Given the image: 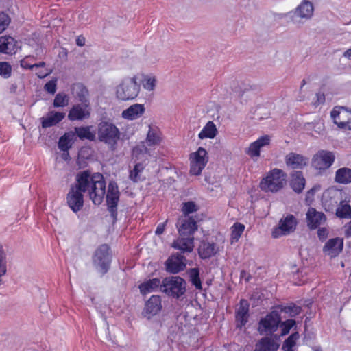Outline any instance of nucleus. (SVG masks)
Masks as SVG:
<instances>
[{"mask_svg":"<svg viewBox=\"0 0 351 351\" xmlns=\"http://www.w3.org/2000/svg\"><path fill=\"white\" fill-rule=\"evenodd\" d=\"M73 185L83 193H87L94 204L102 203L106 193V182L102 174H92L88 170L81 171L76 175Z\"/></svg>","mask_w":351,"mask_h":351,"instance_id":"obj_1","label":"nucleus"},{"mask_svg":"<svg viewBox=\"0 0 351 351\" xmlns=\"http://www.w3.org/2000/svg\"><path fill=\"white\" fill-rule=\"evenodd\" d=\"M120 136L119 130L112 123L104 121L98 124V140L106 144L112 150L115 149L117 147Z\"/></svg>","mask_w":351,"mask_h":351,"instance_id":"obj_2","label":"nucleus"},{"mask_svg":"<svg viewBox=\"0 0 351 351\" xmlns=\"http://www.w3.org/2000/svg\"><path fill=\"white\" fill-rule=\"evenodd\" d=\"M286 182L287 174L281 169H274L261 180L260 187L265 192L276 193L282 189Z\"/></svg>","mask_w":351,"mask_h":351,"instance_id":"obj_3","label":"nucleus"},{"mask_svg":"<svg viewBox=\"0 0 351 351\" xmlns=\"http://www.w3.org/2000/svg\"><path fill=\"white\" fill-rule=\"evenodd\" d=\"M138 79L136 75H134L123 80L116 88L117 99L121 101H129L136 98L141 89L140 84L137 82Z\"/></svg>","mask_w":351,"mask_h":351,"instance_id":"obj_4","label":"nucleus"},{"mask_svg":"<svg viewBox=\"0 0 351 351\" xmlns=\"http://www.w3.org/2000/svg\"><path fill=\"white\" fill-rule=\"evenodd\" d=\"M186 282L180 276L165 278L160 285V291L167 295L179 299L186 292Z\"/></svg>","mask_w":351,"mask_h":351,"instance_id":"obj_5","label":"nucleus"},{"mask_svg":"<svg viewBox=\"0 0 351 351\" xmlns=\"http://www.w3.org/2000/svg\"><path fill=\"white\" fill-rule=\"evenodd\" d=\"M93 263L97 270L102 275L105 274L110 265L111 256L110 254V247L106 244L99 246L93 256Z\"/></svg>","mask_w":351,"mask_h":351,"instance_id":"obj_6","label":"nucleus"},{"mask_svg":"<svg viewBox=\"0 0 351 351\" xmlns=\"http://www.w3.org/2000/svg\"><path fill=\"white\" fill-rule=\"evenodd\" d=\"M280 323L281 318L278 313L272 311L260 319L258 331L261 335H272L278 330Z\"/></svg>","mask_w":351,"mask_h":351,"instance_id":"obj_7","label":"nucleus"},{"mask_svg":"<svg viewBox=\"0 0 351 351\" xmlns=\"http://www.w3.org/2000/svg\"><path fill=\"white\" fill-rule=\"evenodd\" d=\"M331 117L337 127L343 130H351V110L344 106H335Z\"/></svg>","mask_w":351,"mask_h":351,"instance_id":"obj_8","label":"nucleus"},{"mask_svg":"<svg viewBox=\"0 0 351 351\" xmlns=\"http://www.w3.org/2000/svg\"><path fill=\"white\" fill-rule=\"evenodd\" d=\"M120 192L116 182L110 181L108 186L106 193V203L108 210L110 212L113 221L117 217V205L119 201Z\"/></svg>","mask_w":351,"mask_h":351,"instance_id":"obj_9","label":"nucleus"},{"mask_svg":"<svg viewBox=\"0 0 351 351\" xmlns=\"http://www.w3.org/2000/svg\"><path fill=\"white\" fill-rule=\"evenodd\" d=\"M298 223L297 219L293 215H287L280 220L278 227L272 232L273 237L278 238L282 235H288L293 232Z\"/></svg>","mask_w":351,"mask_h":351,"instance_id":"obj_10","label":"nucleus"},{"mask_svg":"<svg viewBox=\"0 0 351 351\" xmlns=\"http://www.w3.org/2000/svg\"><path fill=\"white\" fill-rule=\"evenodd\" d=\"M84 193L74 185L71 184L66 195V202L69 207L74 212L77 213L84 206Z\"/></svg>","mask_w":351,"mask_h":351,"instance_id":"obj_11","label":"nucleus"},{"mask_svg":"<svg viewBox=\"0 0 351 351\" xmlns=\"http://www.w3.org/2000/svg\"><path fill=\"white\" fill-rule=\"evenodd\" d=\"M185 256L176 252L173 254L165 262L167 271L176 274L184 270L186 266Z\"/></svg>","mask_w":351,"mask_h":351,"instance_id":"obj_12","label":"nucleus"},{"mask_svg":"<svg viewBox=\"0 0 351 351\" xmlns=\"http://www.w3.org/2000/svg\"><path fill=\"white\" fill-rule=\"evenodd\" d=\"M176 226L180 235L182 237H193V233L197 229L196 221L191 217L186 216L180 218Z\"/></svg>","mask_w":351,"mask_h":351,"instance_id":"obj_13","label":"nucleus"},{"mask_svg":"<svg viewBox=\"0 0 351 351\" xmlns=\"http://www.w3.org/2000/svg\"><path fill=\"white\" fill-rule=\"evenodd\" d=\"M90 104L81 103L74 104L70 109L68 114V119L71 121H82L90 117Z\"/></svg>","mask_w":351,"mask_h":351,"instance_id":"obj_14","label":"nucleus"},{"mask_svg":"<svg viewBox=\"0 0 351 351\" xmlns=\"http://www.w3.org/2000/svg\"><path fill=\"white\" fill-rule=\"evenodd\" d=\"M194 237H182L177 239L173 241L171 246L178 250L180 254H184L191 253L194 247Z\"/></svg>","mask_w":351,"mask_h":351,"instance_id":"obj_15","label":"nucleus"},{"mask_svg":"<svg viewBox=\"0 0 351 351\" xmlns=\"http://www.w3.org/2000/svg\"><path fill=\"white\" fill-rule=\"evenodd\" d=\"M306 220L309 228L313 230L324 224L326 218L323 213L317 211L314 208H310L306 213Z\"/></svg>","mask_w":351,"mask_h":351,"instance_id":"obj_16","label":"nucleus"},{"mask_svg":"<svg viewBox=\"0 0 351 351\" xmlns=\"http://www.w3.org/2000/svg\"><path fill=\"white\" fill-rule=\"evenodd\" d=\"M191 175L199 176L208 161L206 155H193L190 157Z\"/></svg>","mask_w":351,"mask_h":351,"instance_id":"obj_17","label":"nucleus"},{"mask_svg":"<svg viewBox=\"0 0 351 351\" xmlns=\"http://www.w3.org/2000/svg\"><path fill=\"white\" fill-rule=\"evenodd\" d=\"M249 304L247 300H241L239 307L236 311L237 327L241 328L245 325L249 317Z\"/></svg>","mask_w":351,"mask_h":351,"instance_id":"obj_18","label":"nucleus"},{"mask_svg":"<svg viewBox=\"0 0 351 351\" xmlns=\"http://www.w3.org/2000/svg\"><path fill=\"white\" fill-rule=\"evenodd\" d=\"M343 246V239L336 237L330 239L324 246L323 251L331 257L336 256L342 250Z\"/></svg>","mask_w":351,"mask_h":351,"instance_id":"obj_19","label":"nucleus"},{"mask_svg":"<svg viewBox=\"0 0 351 351\" xmlns=\"http://www.w3.org/2000/svg\"><path fill=\"white\" fill-rule=\"evenodd\" d=\"M162 308L161 299L158 295H152L145 303L144 313L150 318L156 315Z\"/></svg>","mask_w":351,"mask_h":351,"instance_id":"obj_20","label":"nucleus"},{"mask_svg":"<svg viewBox=\"0 0 351 351\" xmlns=\"http://www.w3.org/2000/svg\"><path fill=\"white\" fill-rule=\"evenodd\" d=\"M145 112L143 104H134L129 106L122 112V117L128 120H135L139 119Z\"/></svg>","mask_w":351,"mask_h":351,"instance_id":"obj_21","label":"nucleus"},{"mask_svg":"<svg viewBox=\"0 0 351 351\" xmlns=\"http://www.w3.org/2000/svg\"><path fill=\"white\" fill-rule=\"evenodd\" d=\"M219 248L215 243L203 240L199 245L198 254L200 258L206 259L215 256Z\"/></svg>","mask_w":351,"mask_h":351,"instance_id":"obj_22","label":"nucleus"},{"mask_svg":"<svg viewBox=\"0 0 351 351\" xmlns=\"http://www.w3.org/2000/svg\"><path fill=\"white\" fill-rule=\"evenodd\" d=\"M66 114L60 112H49L46 117H42L40 120L43 128H47L54 126L61 122L65 117Z\"/></svg>","mask_w":351,"mask_h":351,"instance_id":"obj_23","label":"nucleus"},{"mask_svg":"<svg viewBox=\"0 0 351 351\" xmlns=\"http://www.w3.org/2000/svg\"><path fill=\"white\" fill-rule=\"evenodd\" d=\"M17 49V41L11 36L0 37V53L5 54H14Z\"/></svg>","mask_w":351,"mask_h":351,"instance_id":"obj_24","label":"nucleus"},{"mask_svg":"<svg viewBox=\"0 0 351 351\" xmlns=\"http://www.w3.org/2000/svg\"><path fill=\"white\" fill-rule=\"evenodd\" d=\"M279 348V343L274 339L269 337H262L255 344L254 351H276Z\"/></svg>","mask_w":351,"mask_h":351,"instance_id":"obj_25","label":"nucleus"},{"mask_svg":"<svg viewBox=\"0 0 351 351\" xmlns=\"http://www.w3.org/2000/svg\"><path fill=\"white\" fill-rule=\"evenodd\" d=\"M334 160V155H314L312 165L316 169L324 170L332 165Z\"/></svg>","mask_w":351,"mask_h":351,"instance_id":"obj_26","label":"nucleus"},{"mask_svg":"<svg viewBox=\"0 0 351 351\" xmlns=\"http://www.w3.org/2000/svg\"><path fill=\"white\" fill-rule=\"evenodd\" d=\"M92 126H81L75 128V137H78L80 140H88L95 141L96 140V134L91 131Z\"/></svg>","mask_w":351,"mask_h":351,"instance_id":"obj_27","label":"nucleus"},{"mask_svg":"<svg viewBox=\"0 0 351 351\" xmlns=\"http://www.w3.org/2000/svg\"><path fill=\"white\" fill-rule=\"evenodd\" d=\"M271 141L269 135H264L258 138L256 141L252 143L247 149V154H260L263 147L269 145Z\"/></svg>","mask_w":351,"mask_h":351,"instance_id":"obj_28","label":"nucleus"},{"mask_svg":"<svg viewBox=\"0 0 351 351\" xmlns=\"http://www.w3.org/2000/svg\"><path fill=\"white\" fill-rule=\"evenodd\" d=\"M76 140L75 133L73 131L66 132L58 141V147L63 152H68Z\"/></svg>","mask_w":351,"mask_h":351,"instance_id":"obj_29","label":"nucleus"},{"mask_svg":"<svg viewBox=\"0 0 351 351\" xmlns=\"http://www.w3.org/2000/svg\"><path fill=\"white\" fill-rule=\"evenodd\" d=\"M162 282L159 278L149 279L139 285V289L142 294L145 295L155 291L158 287L160 288Z\"/></svg>","mask_w":351,"mask_h":351,"instance_id":"obj_30","label":"nucleus"},{"mask_svg":"<svg viewBox=\"0 0 351 351\" xmlns=\"http://www.w3.org/2000/svg\"><path fill=\"white\" fill-rule=\"evenodd\" d=\"M305 179L304 178L302 172L296 171L292 175V178L290 182L291 188L297 193H300L305 186Z\"/></svg>","mask_w":351,"mask_h":351,"instance_id":"obj_31","label":"nucleus"},{"mask_svg":"<svg viewBox=\"0 0 351 351\" xmlns=\"http://www.w3.org/2000/svg\"><path fill=\"white\" fill-rule=\"evenodd\" d=\"M335 181L342 184L351 183V169L341 167L337 169L335 172Z\"/></svg>","mask_w":351,"mask_h":351,"instance_id":"obj_32","label":"nucleus"},{"mask_svg":"<svg viewBox=\"0 0 351 351\" xmlns=\"http://www.w3.org/2000/svg\"><path fill=\"white\" fill-rule=\"evenodd\" d=\"M218 131L215 124L212 121H209L202 128L198 134L200 139L213 138L217 134Z\"/></svg>","mask_w":351,"mask_h":351,"instance_id":"obj_33","label":"nucleus"},{"mask_svg":"<svg viewBox=\"0 0 351 351\" xmlns=\"http://www.w3.org/2000/svg\"><path fill=\"white\" fill-rule=\"evenodd\" d=\"M286 162L291 169H302L306 165L307 159L302 155H289Z\"/></svg>","mask_w":351,"mask_h":351,"instance_id":"obj_34","label":"nucleus"},{"mask_svg":"<svg viewBox=\"0 0 351 351\" xmlns=\"http://www.w3.org/2000/svg\"><path fill=\"white\" fill-rule=\"evenodd\" d=\"M313 4L306 0L303 1L296 9V13L301 18L308 19L313 15Z\"/></svg>","mask_w":351,"mask_h":351,"instance_id":"obj_35","label":"nucleus"},{"mask_svg":"<svg viewBox=\"0 0 351 351\" xmlns=\"http://www.w3.org/2000/svg\"><path fill=\"white\" fill-rule=\"evenodd\" d=\"M146 141L149 145H158L161 141V132L159 129L149 125Z\"/></svg>","mask_w":351,"mask_h":351,"instance_id":"obj_36","label":"nucleus"},{"mask_svg":"<svg viewBox=\"0 0 351 351\" xmlns=\"http://www.w3.org/2000/svg\"><path fill=\"white\" fill-rule=\"evenodd\" d=\"M36 58L34 56H27L20 62V65L25 69H32L33 68H43L45 67V62H40L39 63H34Z\"/></svg>","mask_w":351,"mask_h":351,"instance_id":"obj_37","label":"nucleus"},{"mask_svg":"<svg viewBox=\"0 0 351 351\" xmlns=\"http://www.w3.org/2000/svg\"><path fill=\"white\" fill-rule=\"evenodd\" d=\"M73 90L76 91L75 96L78 98L81 103L90 104L88 99H87L88 91L84 85L81 84H75L73 86Z\"/></svg>","mask_w":351,"mask_h":351,"instance_id":"obj_38","label":"nucleus"},{"mask_svg":"<svg viewBox=\"0 0 351 351\" xmlns=\"http://www.w3.org/2000/svg\"><path fill=\"white\" fill-rule=\"evenodd\" d=\"M7 272V256L2 244L0 243V285L3 284L2 277Z\"/></svg>","mask_w":351,"mask_h":351,"instance_id":"obj_39","label":"nucleus"},{"mask_svg":"<svg viewBox=\"0 0 351 351\" xmlns=\"http://www.w3.org/2000/svg\"><path fill=\"white\" fill-rule=\"evenodd\" d=\"M189 275L191 284L195 286L197 290H202V282L199 278V270L198 268H191L189 270Z\"/></svg>","mask_w":351,"mask_h":351,"instance_id":"obj_40","label":"nucleus"},{"mask_svg":"<svg viewBox=\"0 0 351 351\" xmlns=\"http://www.w3.org/2000/svg\"><path fill=\"white\" fill-rule=\"evenodd\" d=\"M300 338L298 332L292 333L283 343L282 349L283 351H294L293 348Z\"/></svg>","mask_w":351,"mask_h":351,"instance_id":"obj_41","label":"nucleus"},{"mask_svg":"<svg viewBox=\"0 0 351 351\" xmlns=\"http://www.w3.org/2000/svg\"><path fill=\"white\" fill-rule=\"evenodd\" d=\"M336 215L341 219L351 218V206L341 202L336 210Z\"/></svg>","mask_w":351,"mask_h":351,"instance_id":"obj_42","label":"nucleus"},{"mask_svg":"<svg viewBox=\"0 0 351 351\" xmlns=\"http://www.w3.org/2000/svg\"><path fill=\"white\" fill-rule=\"evenodd\" d=\"M143 87L148 90L152 91L154 90L156 85V79L154 76L143 75V79L141 80Z\"/></svg>","mask_w":351,"mask_h":351,"instance_id":"obj_43","label":"nucleus"},{"mask_svg":"<svg viewBox=\"0 0 351 351\" xmlns=\"http://www.w3.org/2000/svg\"><path fill=\"white\" fill-rule=\"evenodd\" d=\"M69 102V97L64 93H58L53 99V106L55 108H59V107H65L68 106Z\"/></svg>","mask_w":351,"mask_h":351,"instance_id":"obj_44","label":"nucleus"},{"mask_svg":"<svg viewBox=\"0 0 351 351\" xmlns=\"http://www.w3.org/2000/svg\"><path fill=\"white\" fill-rule=\"evenodd\" d=\"M146 165L145 160L141 162H137L133 170L130 171V178L134 182H137L139 180V173L144 169Z\"/></svg>","mask_w":351,"mask_h":351,"instance_id":"obj_45","label":"nucleus"},{"mask_svg":"<svg viewBox=\"0 0 351 351\" xmlns=\"http://www.w3.org/2000/svg\"><path fill=\"white\" fill-rule=\"evenodd\" d=\"M232 230L231 234V239H232V243L234 241H237L241 237L242 233L244 231L245 226L244 225L240 223H236L232 226Z\"/></svg>","mask_w":351,"mask_h":351,"instance_id":"obj_46","label":"nucleus"},{"mask_svg":"<svg viewBox=\"0 0 351 351\" xmlns=\"http://www.w3.org/2000/svg\"><path fill=\"white\" fill-rule=\"evenodd\" d=\"M12 66L9 62H0V75L3 78H9L12 75Z\"/></svg>","mask_w":351,"mask_h":351,"instance_id":"obj_47","label":"nucleus"},{"mask_svg":"<svg viewBox=\"0 0 351 351\" xmlns=\"http://www.w3.org/2000/svg\"><path fill=\"white\" fill-rule=\"evenodd\" d=\"M197 209L198 207L196 205V204L193 202L190 201L183 203L182 211L183 214H184V216L187 217L188 215L197 211Z\"/></svg>","mask_w":351,"mask_h":351,"instance_id":"obj_48","label":"nucleus"},{"mask_svg":"<svg viewBox=\"0 0 351 351\" xmlns=\"http://www.w3.org/2000/svg\"><path fill=\"white\" fill-rule=\"evenodd\" d=\"M282 311L286 313H289L291 317H295L298 315L301 312V307L296 306L295 304H291L289 306H284L282 308Z\"/></svg>","mask_w":351,"mask_h":351,"instance_id":"obj_49","label":"nucleus"},{"mask_svg":"<svg viewBox=\"0 0 351 351\" xmlns=\"http://www.w3.org/2000/svg\"><path fill=\"white\" fill-rule=\"evenodd\" d=\"M295 324V322L293 319H288L284 322L280 324V326L282 329L281 335H286L288 334L292 327Z\"/></svg>","mask_w":351,"mask_h":351,"instance_id":"obj_50","label":"nucleus"},{"mask_svg":"<svg viewBox=\"0 0 351 351\" xmlns=\"http://www.w3.org/2000/svg\"><path fill=\"white\" fill-rule=\"evenodd\" d=\"M10 19L9 16L1 12H0V33L3 32L9 25Z\"/></svg>","mask_w":351,"mask_h":351,"instance_id":"obj_51","label":"nucleus"},{"mask_svg":"<svg viewBox=\"0 0 351 351\" xmlns=\"http://www.w3.org/2000/svg\"><path fill=\"white\" fill-rule=\"evenodd\" d=\"M56 79H54L47 82L44 86L45 90L49 93L53 95L56 91Z\"/></svg>","mask_w":351,"mask_h":351,"instance_id":"obj_52","label":"nucleus"},{"mask_svg":"<svg viewBox=\"0 0 351 351\" xmlns=\"http://www.w3.org/2000/svg\"><path fill=\"white\" fill-rule=\"evenodd\" d=\"M88 157H85L84 155H77L76 160V165L79 169H83L87 166Z\"/></svg>","mask_w":351,"mask_h":351,"instance_id":"obj_53","label":"nucleus"},{"mask_svg":"<svg viewBox=\"0 0 351 351\" xmlns=\"http://www.w3.org/2000/svg\"><path fill=\"white\" fill-rule=\"evenodd\" d=\"M316 100L314 101V105L319 106L325 101V95L322 93H317L315 95Z\"/></svg>","mask_w":351,"mask_h":351,"instance_id":"obj_54","label":"nucleus"},{"mask_svg":"<svg viewBox=\"0 0 351 351\" xmlns=\"http://www.w3.org/2000/svg\"><path fill=\"white\" fill-rule=\"evenodd\" d=\"M51 71H48L47 69H45V67H43L41 69L36 71V75L38 77L42 79L49 75L51 73Z\"/></svg>","mask_w":351,"mask_h":351,"instance_id":"obj_55","label":"nucleus"},{"mask_svg":"<svg viewBox=\"0 0 351 351\" xmlns=\"http://www.w3.org/2000/svg\"><path fill=\"white\" fill-rule=\"evenodd\" d=\"M317 236L320 240H324L328 236V230L325 228H319Z\"/></svg>","mask_w":351,"mask_h":351,"instance_id":"obj_56","label":"nucleus"},{"mask_svg":"<svg viewBox=\"0 0 351 351\" xmlns=\"http://www.w3.org/2000/svg\"><path fill=\"white\" fill-rule=\"evenodd\" d=\"M165 223H160L155 231L156 234L160 235L164 232Z\"/></svg>","mask_w":351,"mask_h":351,"instance_id":"obj_57","label":"nucleus"},{"mask_svg":"<svg viewBox=\"0 0 351 351\" xmlns=\"http://www.w3.org/2000/svg\"><path fill=\"white\" fill-rule=\"evenodd\" d=\"M86 39L83 36H77L76 39V44L80 47H83L85 45Z\"/></svg>","mask_w":351,"mask_h":351,"instance_id":"obj_58","label":"nucleus"},{"mask_svg":"<svg viewBox=\"0 0 351 351\" xmlns=\"http://www.w3.org/2000/svg\"><path fill=\"white\" fill-rule=\"evenodd\" d=\"M346 234L347 237L351 236V221L346 226Z\"/></svg>","mask_w":351,"mask_h":351,"instance_id":"obj_59","label":"nucleus"},{"mask_svg":"<svg viewBox=\"0 0 351 351\" xmlns=\"http://www.w3.org/2000/svg\"><path fill=\"white\" fill-rule=\"evenodd\" d=\"M343 56L348 59H349L350 60H351V48L346 50L344 53H343Z\"/></svg>","mask_w":351,"mask_h":351,"instance_id":"obj_60","label":"nucleus"},{"mask_svg":"<svg viewBox=\"0 0 351 351\" xmlns=\"http://www.w3.org/2000/svg\"><path fill=\"white\" fill-rule=\"evenodd\" d=\"M202 153L203 154H207V152L205 150V149L199 147L197 151L193 152V154H202Z\"/></svg>","mask_w":351,"mask_h":351,"instance_id":"obj_61","label":"nucleus"},{"mask_svg":"<svg viewBox=\"0 0 351 351\" xmlns=\"http://www.w3.org/2000/svg\"><path fill=\"white\" fill-rule=\"evenodd\" d=\"M62 156V158L65 161H68L69 159H70V155L69 154H66V155H61Z\"/></svg>","mask_w":351,"mask_h":351,"instance_id":"obj_62","label":"nucleus"},{"mask_svg":"<svg viewBox=\"0 0 351 351\" xmlns=\"http://www.w3.org/2000/svg\"><path fill=\"white\" fill-rule=\"evenodd\" d=\"M317 154H332V152H326V151H319Z\"/></svg>","mask_w":351,"mask_h":351,"instance_id":"obj_63","label":"nucleus"},{"mask_svg":"<svg viewBox=\"0 0 351 351\" xmlns=\"http://www.w3.org/2000/svg\"><path fill=\"white\" fill-rule=\"evenodd\" d=\"M306 80H305L304 79V80H302V84H301V87H300V89H302V87L306 84Z\"/></svg>","mask_w":351,"mask_h":351,"instance_id":"obj_64","label":"nucleus"}]
</instances>
